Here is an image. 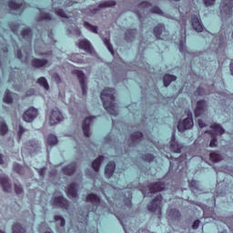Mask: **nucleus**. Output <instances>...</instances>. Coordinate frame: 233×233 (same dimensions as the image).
Wrapping results in <instances>:
<instances>
[{"instance_id":"obj_9","label":"nucleus","mask_w":233,"mask_h":233,"mask_svg":"<svg viewBox=\"0 0 233 233\" xmlns=\"http://www.w3.org/2000/svg\"><path fill=\"white\" fill-rule=\"evenodd\" d=\"M63 119V114L57 107H54L49 115V124L51 126L57 125V123H61Z\"/></svg>"},{"instance_id":"obj_26","label":"nucleus","mask_w":233,"mask_h":233,"mask_svg":"<svg viewBox=\"0 0 233 233\" xmlns=\"http://www.w3.org/2000/svg\"><path fill=\"white\" fill-rule=\"evenodd\" d=\"M143 140V133L141 132H136L131 135V143L132 145H136L139 143V141Z\"/></svg>"},{"instance_id":"obj_51","label":"nucleus","mask_w":233,"mask_h":233,"mask_svg":"<svg viewBox=\"0 0 233 233\" xmlns=\"http://www.w3.org/2000/svg\"><path fill=\"white\" fill-rule=\"evenodd\" d=\"M25 132H26V129L25 127H23V126H19V130H18V138L21 139V137L23 136V134H25Z\"/></svg>"},{"instance_id":"obj_45","label":"nucleus","mask_w":233,"mask_h":233,"mask_svg":"<svg viewBox=\"0 0 233 233\" xmlns=\"http://www.w3.org/2000/svg\"><path fill=\"white\" fill-rule=\"evenodd\" d=\"M14 169L15 170V172H17V174H23V167H21V165L15 163Z\"/></svg>"},{"instance_id":"obj_63","label":"nucleus","mask_w":233,"mask_h":233,"mask_svg":"<svg viewBox=\"0 0 233 233\" xmlns=\"http://www.w3.org/2000/svg\"><path fill=\"white\" fill-rule=\"evenodd\" d=\"M122 226H123V228L125 230V233H128V229H127V226H125V224L123 223V221H120Z\"/></svg>"},{"instance_id":"obj_34","label":"nucleus","mask_w":233,"mask_h":233,"mask_svg":"<svg viewBox=\"0 0 233 233\" xmlns=\"http://www.w3.org/2000/svg\"><path fill=\"white\" fill-rule=\"evenodd\" d=\"M46 144L50 147H54V145H57V137L56 135H49L46 139Z\"/></svg>"},{"instance_id":"obj_21","label":"nucleus","mask_w":233,"mask_h":233,"mask_svg":"<svg viewBox=\"0 0 233 233\" xmlns=\"http://www.w3.org/2000/svg\"><path fill=\"white\" fill-rule=\"evenodd\" d=\"M170 148L172 152H175V154H181V149L183 148L182 144L176 142V137L174 134L172 135Z\"/></svg>"},{"instance_id":"obj_46","label":"nucleus","mask_w":233,"mask_h":233,"mask_svg":"<svg viewBox=\"0 0 233 233\" xmlns=\"http://www.w3.org/2000/svg\"><path fill=\"white\" fill-rule=\"evenodd\" d=\"M81 216V219L83 221H80V223H84V225L86 223L87 219H88V211L83 212Z\"/></svg>"},{"instance_id":"obj_1","label":"nucleus","mask_w":233,"mask_h":233,"mask_svg":"<svg viewBox=\"0 0 233 233\" xmlns=\"http://www.w3.org/2000/svg\"><path fill=\"white\" fill-rule=\"evenodd\" d=\"M116 94V89L114 88H105L100 97L103 101L104 108L111 114V116H117V109L116 106V96L114 95Z\"/></svg>"},{"instance_id":"obj_37","label":"nucleus","mask_w":233,"mask_h":233,"mask_svg":"<svg viewBox=\"0 0 233 233\" xmlns=\"http://www.w3.org/2000/svg\"><path fill=\"white\" fill-rule=\"evenodd\" d=\"M40 21H52V15L40 10Z\"/></svg>"},{"instance_id":"obj_60","label":"nucleus","mask_w":233,"mask_h":233,"mask_svg":"<svg viewBox=\"0 0 233 233\" xmlns=\"http://www.w3.org/2000/svg\"><path fill=\"white\" fill-rule=\"evenodd\" d=\"M38 174H39V176H41L42 177H45V167L39 169V170H38Z\"/></svg>"},{"instance_id":"obj_20","label":"nucleus","mask_w":233,"mask_h":233,"mask_svg":"<svg viewBox=\"0 0 233 233\" xmlns=\"http://www.w3.org/2000/svg\"><path fill=\"white\" fill-rule=\"evenodd\" d=\"M0 185H2L5 192H10L12 190V184H10L6 175H0Z\"/></svg>"},{"instance_id":"obj_62","label":"nucleus","mask_w":233,"mask_h":233,"mask_svg":"<svg viewBox=\"0 0 233 233\" xmlns=\"http://www.w3.org/2000/svg\"><path fill=\"white\" fill-rule=\"evenodd\" d=\"M203 89L201 88V87H199L198 89V92H196V95L197 96H203Z\"/></svg>"},{"instance_id":"obj_11","label":"nucleus","mask_w":233,"mask_h":233,"mask_svg":"<svg viewBox=\"0 0 233 233\" xmlns=\"http://www.w3.org/2000/svg\"><path fill=\"white\" fill-rule=\"evenodd\" d=\"M52 203L55 207H60V208H65V210H68V200H66L61 194L57 197H55L52 200Z\"/></svg>"},{"instance_id":"obj_44","label":"nucleus","mask_w":233,"mask_h":233,"mask_svg":"<svg viewBox=\"0 0 233 233\" xmlns=\"http://www.w3.org/2000/svg\"><path fill=\"white\" fill-rule=\"evenodd\" d=\"M144 161H148V163H152L154 161V155L147 154L143 156Z\"/></svg>"},{"instance_id":"obj_58","label":"nucleus","mask_w":233,"mask_h":233,"mask_svg":"<svg viewBox=\"0 0 233 233\" xmlns=\"http://www.w3.org/2000/svg\"><path fill=\"white\" fill-rule=\"evenodd\" d=\"M48 37L50 39V44L56 43V40H54V35L52 33H49Z\"/></svg>"},{"instance_id":"obj_61","label":"nucleus","mask_w":233,"mask_h":233,"mask_svg":"<svg viewBox=\"0 0 233 233\" xmlns=\"http://www.w3.org/2000/svg\"><path fill=\"white\" fill-rule=\"evenodd\" d=\"M16 56H17L18 59H23V54L21 53V50H18L16 52Z\"/></svg>"},{"instance_id":"obj_64","label":"nucleus","mask_w":233,"mask_h":233,"mask_svg":"<svg viewBox=\"0 0 233 233\" xmlns=\"http://www.w3.org/2000/svg\"><path fill=\"white\" fill-rule=\"evenodd\" d=\"M0 165H3V155L0 154Z\"/></svg>"},{"instance_id":"obj_15","label":"nucleus","mask_w":233,"mask_h":233,"mask_svg":"<svg viewBox=\"0 0 233 233\" xmlns=\"http://www.w3.org/2000/svg\"><path fill=\"white\" fill-rule=\"evenodd\" d=\"M76 75L78 77V81L82 88V94L85 96L86 94V77L85 76V73H83V71L76 70Z\"/></svg>"},{"instance_id":"obj_25","label":"nucleus","mask_w":233,"mask_h":233,"mask_svg":"<svg viewBox=\"0 0 233 233\" xmlns=\"http://www.w3.org/2000/svg\"><path fill=\"white\" fill-rule=\"evenodd\" d=\"M186 44H187V35L184 33L183 35H181V38L178 41L179 51L182 54H185V52H187V47L185 46Z\"/></svg>"},{"instance_id":"obj_4","label":"nucleus","mask_w":233,"mask_h":233,"mask_svg":"<svg viewBox=\"0 0 233 233\" xmlns=\"http://www.w3.org/2000/svg\"><path fill=\"white\" fill-rule=\"evenodd\" d=\"M211 130L210 131H206L208 134H210L211 141L209 146L211 147H217L218 140L216 139V136H222V134H225V129L221 127V126L218 124H214L210 126Z\"/></svg>"},{"instance_id":"obj_35","label":"nucleus","mask_w":233,"mask_h":233,"mask_svg":"<svg viewBox=\"0 0 233 233\" xmlns=\"http://www.w3.org/2000/svg\"><path fill=\"white\" fill-rule=\"evenodd\" d=\"M37 83L38 85H40V86H43L45 90H49L50 86H48V82L46 81V78H45L44 76H41L40 78H38Z\"/></svg>"},{"instance_id":"obj_2","label":"nucleus","mask_w":233,"mask_h":233,"mask_svg":"<svg viewBox=\"0 0 233 233\" xmlns=\"http://www.w3.org/2000/svg\"><path fill=\"white\" fill-rule=\"evenodd\" d=\"M52 1H53V8L56 15H59V17H63V19H66V23H67V25H71V27H68L69 33L74 34L75 35H81V30L76 27V24H75L76 17L65 13L63 9L57 7L56 5L61 3V0H52Z\"/></svg>"},{"instance_id":"obj_19","label":"nucleus","mask_w":233,"mask_h":233,"mask_svg":"<svg viewBox=\"0 0 233 233\" xmlns=\"http://www.w3.org/2000/svg\"><path fill=\"white\" fill-rule=\"evenodd\" d=\"M154 35L157 39H165V35H167L165 25L163 24H159L158 26H156L154 29Z\"/></svg>"},{"instance_id":"obj_12","label":"nucleus","mask_w":233,"mask_h":233,"mask_svg":"<svg viewBox=\"0 0 233 233\" xmlns=\"http://www.w3.org/2000/svg\"><path fill=\"white\" fill-rule=\"evenodd\" d=\"M110 6H116V2L112 1V0L104 2V3L100 4L97 8H94L91 6L87 9V14H88V15H94V14H96V12L99 11L100 8H108Z\"/></svg>"},{"instance_id":"obj_53","label":"nucleus","mask_w":233,"mask_h":233,"mask_svg":"<svg viewBox=\"0 0 233 233\" xmlns=\"http://www.w3.org/2000/svg\"><path fill=\"white\" fill-rule=\"evenodd\" d=\"M19 28H21V25H12L11 30L14 32V34H17Z\"/></svg>"},{"instance_id":"obj_8","label":"nucleus","mask_w":233,"mask_h":233,"mask_svg":"<svg viewBox=\"0 0 233 233\" xmlns=\"http://www.w3.org/2000/svg\"><path fill=\"white\" fill-rule=\"evenodd\" d=\"M163 197L157 195L151 202L147 205V209L150 212H156L158 216H161V200Z\"/></svg>"},{"instance_id":"obj_32","label":"nucleus","mask_w":233,"mask_h":233,"mask_svg":"<svg viewBox=\"0 0 233 233\" xmlns=\"http://www.w3.org/2000/svg\"><path fill=\"white\" fill-rule=\"evenodd\" d=\"M22 37H23V39H25L26 41H31L32 40V30L29 28L24 29L22 31Z\"/></svg>"},{"instance_id":"obj_41","label":"nucleus","mask_w":233,"mask_h":233,"mask_svg":"<svg viewBox=\"0 0 233 233\" xmlns=\"http://www.w3.org/2000/svg\"><path fill=\"white\" fill-rule=\"evenodd\" d=\"M55 221H56L57 225H60V227H65L66 224V221L61 216H56Z\"/></svg>"},{"instance_id":"obj_33","label":"nucleus","mask_w":233,"mask_h":233,"mask_svg":"<svg viewBox=\"0 0 233 233\" xmlns=\"http://www.w3.org/2000/svg\"><path fill=\"white\" fill-rule=\"evenodd\" d=\"M176 79H177V77H176V76L166 75L164 76V86H168V85H170L171 81H176Z\"/></svg>"},{"instance_id":"obj_42","label":"nucleus","mask_w":233,"mask_h":233,"mask_svg":"<svg viewBox=\"0 0 233 233\" xmlns=\"http://www.w3.org/2000/svg\"><path fill=\"white\" fill-rule=\"evenodd\" d=\"M13 233H25V229L19 224L13 226Z\"/></svg>"},{"instance_id":"obj_18","label":"nucleus","mask_w":233,"mask_h":233,"mask_svg":"<svg viewBox=\"0 0 233 233\" xmlns=\"http://www.w3.org/2000/svg\"><path fill=\"white\" fill-rule=\"evenodd\" d=\"M191 25L196 32H203V24H201V20L198 15L191 17Z\"/></svg>"},{"instance_id":"obj_28","label":"nucleus","mask_w":233,"mask_h":233,"mask_svg":"<svg viewBox=\"0 0 233 233\" xmlns=\"http://www.w3.org/2000/svg\"><path fill=\"white\" fill-rule=\"evenodd\" d=\"M104 159L105 157L100 156L92 163V168L95 170V172H99V167H101V163H103Z\"/></svg>"},{"instance_id":"obj_24","label":"nucleus","mask_w":233,"mask_h":233,"mask_svg":"<svg viewBox=\"0 0 233 233\" xmlns=\"http://www.w3.org/2000/svg\"><path fill=\"white\" fill-rule=\"evenodd\" d=\"M114 170H116V163L109 162L106 166V169H105L106 177H112V175L114 174Z\"/></svg>"},{"instance_id":"obj_56","label":"nucleus","mask_w":233,"mask_h":233,"mask_svg":"<svg viewBox=\"0 0 233 233\" xmlns=\"http://www.w3.org/2000/svg\"><path fill=\"white\" fill-rule=\"evenodd\" d=\"M199 223H200L199 220H196V221L193 223L192 228H193L194 229L199 228Z\"/></svg>"},{"instance_id":"obj_22","label":"nucleus","mask_w":233,"mask_h":233,"mask_svg":"<svg viewBox=\"0 0 233 233\" xmlns=\"http://www.w3.org/2000/svg\"><path fill=\"white\" fill-rule=\"evenodd\" d=\"M67 197L71 199L77 198V184L73 183L69 186L66 191Z\"/></svg>"},{"instance_id":"obj_30","label":"nucleus","mask_w":233,"mask_h":233,"mask_svg":"<svg viewBox=\"0 0 233 233\" xmlns=\"http://www.w3.org/2000/svg\"><path fill=\"white\" fill-rule=\"evenodd\" d=\"M124 203L127 207H132V192L130 190H127L125 194Z\"/></svg>"},{"instance_id":"obj_40","label":"nucleus","mask_w":233,"mask_h":233,"mask_svg":"<svg viewBox=\"0 0 233 233\" xmlns=\"http://www.w3.org/2000/svg\"><path fill=\"white\" fill-rule=\"evenodd\" d=\"M8 132V127L5 122H0V134L1 136H5Z\"/></svg>"},{"instance_id":"obj_43","label":"nucleus","mask_w":233,"mask_h":233,"mask_svg":"<svg viewBox=\"0 0 233 233\" xmlns=\"http://www.w3.org/2000/svg\"><path fill=\"white\" fill-rule=\"evenodd\" d=\"M226 39H227V35L225 36L219 35V43H218V46L217 47V52H219V48H223V46H225Z\"/></svg>"},{"instance_id":"obj_50","label":"nucleus","mask_w":233,"mask_h":233,"mask_svg":"<svg viewBox=\"0 0 233 233\" xmlns=\"http://www.w3.org/2000/svg\"><path fill=\"white\" fill-rule=\"evenodd\" d=\"M134 34H136V30H129L126 33V39H130V37H134Z\"/></svg>"},{"instance_id":"obj_31","label":"nucleus","mask_w":233,"mask_h":233,"mask_svg":"<svg viewBox=\"0 0 233 233\" xmlns=\"http://www.w3.org/2000/svg\"><path fill=\"white\" fill-rule=\"evenodd\" d=\"M209 158L211 159V161H213V163H218V161H221V159H223V157L218 152H213L210 153Z\"/></svg>"},{"instance_id":"obj_48","label":"nucleus","mask_w":233,"mask_h":233,"mask_svg":"<svg viewBox=\"0 0 233 233\" xmlns=\"http://www.w3.org/2000/svg\"><path fill=\"white\" fill-rule=\"evenodd\" d=\"M84 0H66V6H72V5H74V3H83Z\"/></svg>"},{"instance_id":"obj_6","label":"nucleus","mask_w":233,"mask_h":233,"mask_svg":"<svg viewBox=\"0 0 233 233\" xmlns=\"http://www.w3.org/2000/svg\"><path fill=\"white\" fill-rule=\"evenodd\" d=\"M167 188V186H165V183L163 182H157L153 185H150L147 187V190L143 189L142 194L145 198L152 196V194H156L157 192H161V190H165Z\"/></svg>"},{"instance_id":"obj_16","label":"nucleus","mask_w":233,"mask_h":233,"mask_svg":"<svg viewBox=\"0 0 233 233\" xmlns=\"http://www.w3.org/2000/svg\"><path fill=\"white\" fill-rule=\"evenodd\" d=\"M78 46L82 50H85V52H87V54H90L91 56L94 55V47H92L88 40L86 39L80 40Z\"/></svg>"},{"instance_id":"obj_54","label":"nucleus","mask_w":233,"mask_h":233,"mask_svg":"<svg viewBox=\"0 0 233 233\" xmlns=\"http://www.w3.org/2000/svg\"><path fill=\"white\" fill-rule=\"evenodd\" d=\"M204 3L206 6H211V5H214V3H216V0H204Z\"/></svg>"},{"instance_id":"obj_29","label":"nucleus","mask_w":233,"mask_h":233,"mask_svg":"<svg viewBox=\"0 0 233 233\" xmlns=\"http://www.w3.org/2000/svg\"><path fill=\"white\" fill-rule=\"evenodd\" d=\"M75 171H76V163L68 165L63 168V172L66 176H72V174H74Z\"/></svg>"},{"instance_id":"obj_57","label":"nucleus","mask_w":233,"mask_h":233,"mask_svg":"<svg viewBox=\"0 0 233 233\" xmlns=\"http://www.w3.org/2000/svg\"><path fill=\"white\" fill-rule=\"evenodd\" d=\"M198 127H200V128H205V127H207V125L206 124H204L203 123V120H201V119H198Z\"/></svg>"},{"instance_id":"obj_38","label":"nucleus","mask_w":233,"mask_h":233,"mask_svg":"<svg viewBox=\"0 0 233 233\" xmlns=\"http://www.w3.org/2000/svg\"><path fill=\"white\" fill-rule=\"evenodd\" d=\"M84 26L87 30H90V32H93L94 34H97V26H94V25H90L88 22H85Z\"/></svg>"},{"instance_id":"obj_59","label":"nucleus","mask_w":233,"mask_h":233,"mask_svg":"<svg viewBox=\"0 0 233 233\" xmlns=\"http://www.w3.org/2000/svg\"><path fill=\"white\" fill-rule=\"evenodd\" d=\"M36 145L37 144L35 143V141H31L28 143L27 147H32L33 148H35Z\"/></svg>"},{"instance_id":"obj_14","label":"nucleus","mask_w":233,"mask_h":233,"mask_svg":"<svg viewBox=\"0 0 233 233\" xmlns=\"http://www.w3.org/2000/svg\"><path fill=\"white\" fill-rule=\"evenodd\" d=\"M207 112V102L205 100H200L197 103V107L195 109L196 117L203 116Z\"/></svg>"},{"instance_id":"obj_7","label":"nucleus","mask_w":233,"mask_h":233,"mask_svg":"<svg viewBox=\"0 0 233 233\" xmlns=\"http://www.w3.org/2000/svg\"><path fill=\"white\" fill-rule=\"evenodd\" d=\"M194 127V120L192 119V112L187 111V117L183 121L178 122L177 130L183 132Z\"/></svg>"},{"instance_id":"obj_17","label":"nucleus","mask_w":233,"mask_h":233,"mask_svg":"<svg viewBox=\"0 0 233 233\" xmlns=\"http://www.w3.org/2000/svg\"><path fill=\"white\" fill-rule=\"evenodd\" d=\"M95 118L96 116L87 117L83 123L82 130L86 137H90V125H92V120Z\"/></svg>"},{"instance_id":"obj_55","label":"nucleus","mask_w":233,"mask_h":233,"mask_svg":"<svg viewBox=\"0 0 233 233\" xmlns=\"http://www.w3.org/2000/svg\"><path fill=\"white\" fill-rule=\"evenodd\" d=\"M189 187H191V188H198V182L196 180H192L189 182Z\"/></svg>"},{"instance_id":"obj_10","label":"nucleus","mask_w":233,"mask_h":233,"mask_svg":"<svg viewBox=\"0 0 233 233\" xmlns=\"http://www.w3.org/2000/svg\"><path fill=\"white\" fill-rule=\"evenodd\" d=\"M38 114L39 112L37 109L35 107H30L24 113L23 119L25 121V123H32V121L37 117Z\"/></svg>"},{"instance_id":"obj_5","label":"nucleus","mask_w":233,"mask_h":233,"mask_svg":"<svg viewBox=\"0 0 233 233\" xmlns=\"http://www.w3.org/2000/svg\"><path fill=\"white\" fill-rule=\"evenodd\" d=\"M233 0H222L220 3V15L222 18L232 15Z\"/></svg>"},{"instance_id":"obj_39","label":"nucleus","mask_w":233,"mask_h":233,"mask_svg":"<svg viewBox=\"0 0 233 233\" xmlns=\"http://www.w3.org/2000/svg\"><path fill=\"white\" fill-rule=\"evenodd\" d=\"M104 43L107 48V50L114 56V48H112V45L110 44V38H104Z\"/></svg>"},{"instance_id":"obj_3","label":"nucleus","mask_w":233,"mask_h":233,"mask_svg":"<svg viewBox=\"0 0 233 233\" xmlns=\"http://www.w3.org/2000/svg\"><path fill=\"white\" fill-rule=\"evenodd\" d=\"M138 9L139 10H137L135 12L137 15L139 19L143 17V15H141V12H151V14H158V15H163V11H161L159 7L157 6L152 7V5L149 4L148 2H143L142 4H140L138 5Z\"/></svg>"},{"instance_id":"obj_49","label":"nucleus","mask_w":233,"mask_h":233,"mask_svg":"<svg viewBox=\"0 0 233 233\" xmlns=\"http://www.w3.org/2000/svg\"><path fill=\"white\" fill-rule=\"evenodd\" d=\"M35 54H37V56H46V53L39 50V46H37V44H35Z\"/></svg>"},{"instance_id":"obj_52","label":"nucleus","mask_w":233,"mask_h":233,"mask_svg":"<svg viewBox=\"0 0 233 233\" xmlns=\"http://www.w3.org/2000/svg\"><path fill=\"white\" fill-rule=\"evenodd\" d=\"M53 79L56 81V83H61V77L57 73L53 74Z\"/></svg>"},{"instance_id":"obj_36","label":"nucleus","mask_w":233,"mask_h":233,"mask_svg":"<svg viewBox=\"0 0 233 233\" xmlns=\"http://www.w3.org/2000/svg\"><path fill=\"white\" fill-rule=\"evenodd\" d=\"M4 102L7 103L8 105L12 104L13 99H12V93H10V90L5 91V95L4 96Z\"/></svg>"},{"instance_id":"obj_23","label":"nucleus","mask_w":233,"mask_h":233,"mask_svg":"<svg viewBox=\"0 0 233 233\" xmlns=\"http://www.w3.org/2000/svg\"><path fill=\"white\" fill-rule=\"evenodd\" d=\"M86 201L88 203H92V205H94L96 208H97V207H99V204L101 203V198H99V197H97V195L96 194H89L86 197Z\"/></svg>"},{"instance_id":"obj_27","label":"nucleus","mask_w":233,"mask_h":233,"mask_svg":"<svg viewBox=\"0 0 233 233\" xmlns=\"http://www.w3.org/2000/svg\"><path fill=\"white\" fill-rule=\"evenodd\" d=\"M47 63H48V60H46V59L35 58L32 61V65H33V66H35V68H41V67L45 66V65H46Z\"/></svg>"},{"instance_id":"obj_47","label":"nucleus","mask_w":233,"mask_h":233,"mask_svg":"<svg viewBox=\"0 0 233 233\" xmlns=\"http://www.w3.org/2000/svg\"><path fill=\"white\" fill-rule=\"evenodd\" d=\"M15 194H23V187H21L19 184H15Z\"/></svg>"},{"instance_id":"obj_13","label":"nucleus","mask_w":233,"mask_h":233,"mask_svg":"<svg viewBox=\"0 0 233 233\" xmlns=\"http://www.w3.org/2000/svg\"><path fill=\"white\" fill-rule=\"evenodd\" d=\"M8 6L9 8H11V10H16V12H18V14H21V12H23V10H25V5L23 4V0H11L8 3Z\"/></svg>"}]
</instances>
